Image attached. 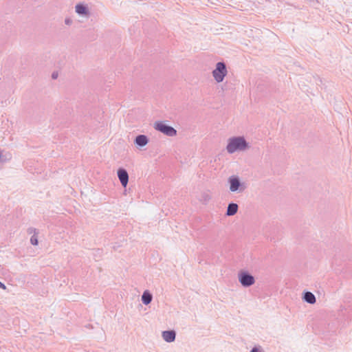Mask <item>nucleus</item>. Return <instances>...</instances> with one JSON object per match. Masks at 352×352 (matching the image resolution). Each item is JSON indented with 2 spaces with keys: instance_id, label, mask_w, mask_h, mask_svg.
<instances>
[{
  "instance_id": "obj_1",
  "label": "nucleus",
  "mask_w": 352,
  "mask_h": 352,
  "mask_svg": "<svg viewBox=\"0 0 352 352\" xmlns=\"http://www.w3.org/2000/svg\"><path fill=\"white\" fill-rule=\"evenodd\" d=\"M247 147V143L242 138H235L230 139L227 146V150L232 153L238 150H243Z\"/></svg>"
},
{
  "instance_id": "obj_2",
  "label": "nucleus",
  "mask_w": 352,
  "mask_h": 352,
  "mask_svg": "<svg viewBox=\"0 0 352 352\" xmlns=\"http://www.w3.org/2000/svg\"><path fill=\"white\" fill-rule=\"evenodd\" d=\"M226 74V65L223 63H218L216 69L212 72L214 78L217 82L223 81Z\"/></svg>"
},
{
  "instance_id": "obj_3",
  "label": "nucleus",
  "mask_w": 352,
  "mask_h": 352,
  "mask_svg": "<svg viewBox=\"0 0 352 352\" xmlns=\"http://www.w3.org/2000/svg\"><path fill=\"white\" fill-rule=\"evenodd\" d=\"M154 128L168 136H174L177 131L171 126H167L164 122H157L154 124Z\"/></svg>"
},
{
  "instance_id": "obj_4",
  "label": "nucleus",
  "mask_w": 352,
  "mask_h": 352,
  "mask_svg": "<svg viewBox=\"0 0 352 352\" xmlns=\"http://www.w3.org/2000/svg\"><path fill=\"white\" fill-rule=\"evenodd\" d=\"M239 282L242 285L248 287L254 283V278L246 273H241L239 275Z\"/></svg>"
},
{
  "instance_id": "obj_5",
  "label": "nucleus",
  "mask_w": 352,
  "mask_h": 352,
  "mask_svg": "<svg viewBox=\"0 0 352 352\" xmlns=\"http://www.w3.org/2000/svg\"><path fill=\"white\" fill-rule=\"evenodd\" d=\"M118 176L122 185L124 187H126L129 181V175L127 172L124 169L120 168L118 170Z\"/></svg>"
},
{
  "instance_id": "obj_6",
  "label": "nucleus",
  "mask_w": 352,
  "mask_h": 352,
  "mask_svg": "<svg viewBox=\"0 0 352 352\" xmlns=\"http://www.w3.org/2000/svg\"><path fill=\"white\" fill-rule=\"evenodd\" d=\"M164 340L168 342H170L175 339V333L174 331H166L162 333Z\"/></svg>"
},
{
  "instance_id": "obj_7",
  "label": "nucleus",
  "mask_w": 352,
  "mask_h": 352,
  "mask_svg": "<svg viewBox=\"0 0 352 352\" xmlns=\"http://www.w3.org/2000/svg\"><path fill=\"white\" fill-rule=\"evenodd\" d=\"M229 182L230 184V189L231 191L234 192L239 189L240 182L238 178H236V177H231L229 179Z\"/></svg>"
},
{
  "instance_id": "obj_8",
  "label": "nucleus",
  "mask_w": 352,
  "mask_h": 352,
  "mask_svg": "<svg viewBox=\"0 0 352 352\" xmlns=\"http://www.w3.org/2000/svg\"><path fill=\"white\" fill-rule=\"evenodd\" d=\"M135 143L139 146H143L148 143V139L146 136L140 135L135 138Z\"/></svg>"
},
{
  "instance_id": "obj_9",
  "label": "nucleus",
  "mask_w": 352,
  "mask_h": 352,
  "mask_svg": "<svg viewBox=\"0 0 352 352\" xmlns=\"http://www.w3.org/2000/svg\"><path fill=\"white\" fill-rule=\"evenodd\" d=\"M238 210V206L236 204H229L227 210V214L228 216L234 215L236 213Z\"/></svg>"
},
{
  "instance_id": "obj_10",
  "label": "nucleus",
  "mask_w": 352,
  "mask_h": 352,
  "mask_svg": "<svg viewBox=\"0 0 352 352\" xmlns=\"http://www.w3.org/2000/svg\"><path fill=\"white\" fill-rule=\"evenodd\" d=\"M142 300L145 305H148L151 302L152 300V296L148 292H144L142 296Z\"/></svg>"
},
{
  "instance_id": "obj_11",
  "label": "nucleus",
  "mask_w": 352,
  "mask_h": 352,
  "mask_svg": "<svg viewBox=\"0 0 352 352\" xmlns=\"http://www.w3.org/2000/svg\"><path fill=\"white\" fill-rule=\"evenodd\" d=\"M305 300L311 304H314L316 302L315 296L311 292H306L305 294Z\"/></svg>"
},
{
  "instance_id": "obj_12",
  "label": "nucleus",
  "mask_w": 352,
  "mask_h": 352,
  "mask_svg": "<svg viewBox=\"0 0 352 352\" xmlns=\"http://www.w3.org/2000/svg\"><path fill=\"white\" fill-rule=\"evenodd\" d=\"M76 11L78 14H86L87 13V9L86 8L80 4H78L76 6Z\"/></svg>"
},
{
  "instance_id": "obj_13",
  "label": "nucleus",
  "mask_w": 352,
  "mask_h": 352,
  "mask_svg": "<svg viewBox=\"0 0 352 352\" xmlns=\"http://www.w3.org/2000/svg\"><path fill=\"white\" fill-rule=\"evenodd\" d=\"M30 241H31L32 244H33L34 245H36L38 244V240H37L36 236H32Z\"/></svg>"
},
{
  "instance_id": "obj_14",
  "label": "nucleus",
  "mask_w": 352,
  "mask_h": 352,
  "mask_svg": "<svg viewBox=\"0 0 352 352\" xmlns=\"http://www.w3.org/2000/svg\"><path fill=\"white\" fill-rule=\"evenodd\" d=\"M0 287L3 289H6V286L4 284H3L1 282H0Z\"/></svg>"
},
{
  "instance_id": "obj_15",
  "label": "nucleus",
  "mask_w": 352,
  "mask_h": 352,
  "mask_svg": "<svg viewBox=\"0 0 352 352\" xmlns=\"http://www.w3.org/2000/svg\"><path fill=\"white\" fill-rule=\"evenodd\" d=\"M57 76H58V74H57V73H53V74H52V78H54V79H55V78H57Z\"/></svg>"
}]
</instances>
